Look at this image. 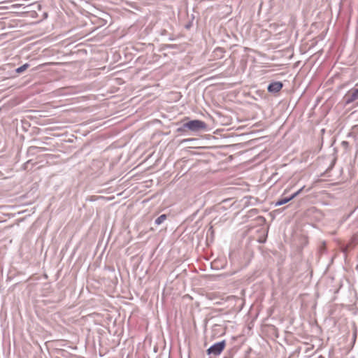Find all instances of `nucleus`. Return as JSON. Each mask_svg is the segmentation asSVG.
<instances>
[{
	"label": "nucleus",
	"instance_id": "0eeeda50",
	"mask_svg": "<svg viewBox=\"0 0 358 358\" xmlns=\"http://www.w3.org/2000/svg\"><path fill=\"white\" fill-rule=\"evenodd\" d=\"M29 66V64L28 63H25L23 65L17 67L15 69V72L18 74L22 73L24 72L28 67Z\"/></svg>",
	"mask_w": 358,
	"mask_h": 358
},
{
	"label": "nucleus",
	"instance_id": "423d86ee",
	"mask_svg": "<svg viewBox=\"0 0 358 358\" xmlns=\"http://www.w3.org/2000/svg\"><path fill=\"white\" fill-rule=\"evenodd\" d=\"M167 218V215L162 214L159 215L155 220V224L156 225H160L162 223H163Z\"/></svg>",
	"mask_w": 358,
	"mask_h": 358
},
{
	"label": "nucleus",
	"instance_id": "9b49d317",
	"mask_svg": "<svg viewBox=\"0 0 358 358\" xmlns=\"http://www.w3.org/2000/svg\"><path fill=\"white\" fill-rule=\"evenodd\" d=\"M341 145L343 148H347L349 145V143L348 141H343L342 143H341Z\"/></svg>",
	"mask_w": 358,
	"mask_h": 358
},
{
	"label": "nucleus",
	"instance_id": "f03ea898",
	"mask_svg": "<svg viewBox=\"0 0 358 358\" xmlns=\"http://www.w3.org/2000/svg\"><path fill=\"white\" fill-rule=\"evenodd\" d=\"M226 346L225 340H222L221 341L213 343L210 348L206 350L207 354L208 355H213L215 356L220 355L222 352L224 350Z\"/></svg>",
	"mask_w": 358,
	"mask_h": 358
},
{
	"label": "nucleus",
	"instance_id": "7ed1b4c3",
	"mask_svg": "<svg viewBox=\"0 0 358 358\" xmlns=\"http://www.w3.org/2000/svg\"><path fill=\"white\" fill-rule=\"evenodd\" d=\"M345 105H348L358 99V87L350 89L343 97Z\"/></svg>",
	"mask_w": 358,
	"mask_h": 358
},
{
	"label": "nucleus",
	"instance_id": "39448f33",
	"mask_svg": "<svg viewBox=\"0 0 358 358\" xmlns=\"http://www.w3.org/2000/svg\"><path fill=\"white\" fill-rule=\"evenodd\" d=\"M289 201V198L288 196H281L279 198L275 203V206H280L288 203Z\"/></svg>",
	"mask_w": 358,
	"mask_h": 358
},
{
	"label": "nucleus",
	"instance_id": "f257e3e1",
	"mask_svg": "<svg viewBox=\"0 0 358 358\" xmlns=\"http://www.w3.org/2000/svg\"><path fill=\"white\" fill-rule=\"evenodd\" d=\"M206 124L200 120H192L185 123V127L192 131H199L206 129Z\"/></svg>",
	"mask_w": 358,
	"mask_h": 358
},
{
	"label": "nucleus",
	"instance_id": "9d476101",
	"mask_svg": "<svg viewBox=\"0 0 358 358\" xmlns=\"http://www.w3.org/2000/svg\"><path fill=\"white\" fill-rule=\"evenodd\" d=\"M187 129V127H185V123H184V124H182V125L181 127H178L177 129V131L178 133L184 134V133L186 131Z\"/></svg>",
	"mask_w": 358,
	"mask_h": 358
},
{
	"label": "nucleus",
	"instance_id": "4468645a",
	"mask_svg": "<svg viewBox=\"0 0 358 358\" xmlns=\"http://www.w3.org/2000/svg\"><path fill=\"white\" fill-rule=\"evenodd\" d=\"M216 51H217V52L219 51V52H223V50H222V48H217L216 49Z\"/></svg>",
	"mask_w": 358,
	"mask_h": 358
},
{
	"label": "nucleus",
	"instance_id": "f8f14e48",
	"mask_svg": "<svg viewBox=\"0 0 358 358\" xmlns=\"http://www.w3.org/2000/svg\"><path fill=\"white\" fill-rule=\"evenodd\" d=\"M192 22H189L188 24H187L185 25V28H186L187 29H189L192 27Z\"/></svg>",
	"mask_w": 358,
	"mask_h": 358
},
{
	"label": "nucleus",
	"instance_id": "ddd939ff",
	"mask_svg": "<svg viewBox=\"0 0 358 358\" xmlns=\"http://www.w3.org/2000/svg\"><path fill=\"white\" fill-rule=\"evenodd\" d=\"M251 213H254V214H257L258 213V210L256 209V208H253L250 210Z\"/></svg>",
	"mask_w": 358,
	"mask_h": 358
},
{
	"label": "nucleus",
	"instance_id": "20e7f679",
	"mask_svg": "<svg viewBox=\"0 0 358 358\" xmlns=\"http://www.w3.org/2000/svg\"><path fill=\"white\" fill-rule=\"evenodd\" d=\"M283 87V83L281 81H272L267 86V90L269 93L276 94Z\"/></svg>",
	"mask_w": 358,
	"mask_h": 358
},
{
	"label": "nucleus",
	"instance_id": "6e6552de",
	"mask_svg": "<svg viewBox=\"0 0 358 358\" xmlns=\"http://www.w3.org/2000/svg\"><path fill=\"white\" fill-rule=\"evenodd\" d=\"M304 187H305V186H303L299 190H297L296 192H294L290 196H289L288 198H289V201H292V199L296 198L303 191Z\"/></svg>",
	"mask_w": 358,
	"mask_h": 358
},
{
	"label": "nucleus",
	"instance_id": "1a4fd4ad",
	"mask_svg": "<svg viewBox=\"0 0 358 358\" xmlns=\"http://www.w3.org/2000/svg\"><path fill=\"white\" fill-rule=\"evenodd\" d=\"M234 353H235V350L234 348H231V350H229L227 352V354L224 357V358H233Z\"/></svg>",
	"mask_w": 358,
	"mask_h": 358
}]
</instances>
